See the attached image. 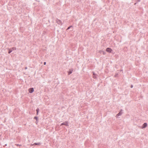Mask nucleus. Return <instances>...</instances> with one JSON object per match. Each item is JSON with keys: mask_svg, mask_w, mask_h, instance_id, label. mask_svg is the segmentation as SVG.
Wrapping results in <instances>:
<instances>
[{"mask_svg": "<svg viewBox=\"0 0 148 148\" xmlns=\"http://www.w3.org/2000/svg\"><path fill=\"white\" fill-rule=\"evenodd\" d=\"M65 125L66 126H69V124H68V122H64L62 123L61 125Z\"/></svg>", "mask_w": 148, "mask_h": 148, "instance_id": "obj_1", "label": "nucleus"}, {"mask_svg": "<svg viewBox=\"0 0 148 148\" xmlns=\"http://www.w3.org/2000/svg\"><path fill=\"white\" fill-rule=\"evenodd\" d=\"M147 123H144L143 125V126L141 127V128L143 129L144 128H145L147 126Z\"/></svg>", "mask_w": 148, "mask_h": 148, "instance_id": "obj_2", "label": "nucleus"}, {"mask_svg": "<svg viewBox=\"0 0 148 148\" xmlns=\"http://www.w3.org/2000/svg\"><path fill=\"white\" fill-rule=\"evenodd\" d=\"M112 51V49L111 48H107L106 49V51L109 53H111Z\"/></svg>", "mask_w": 148, "mask_h": 148, "instance_id": "obj_3", "label": "nucleus"}, {"mask_svg": "<svg viewBox=\"0 0 148 148\" xmlns=\"http://www.w3.org/2000/svg\"><path fill=\"white\" fill-rule=\"evenodd\" d=\"M56 21L57 23L58 24H59V25H62V24L61 21L60 20L57 19L56 20Z\"/></svg>", "mask_w": 148, "mask_h": 148, "instance_id": "obj_4", "label": "nucleus"}, {"mask_svg": "<svg viewBox=\"0 0 148 148\" xmlns=\"http://www.w3.org/2000/svg\"><path fill=\"white\" fill-rule=\"evenodd\" d=\"M29 92L30 93H32L34 92V91L33 88H30L29 90Z\"/></svg>", "mask_w": 148, "mask_h": 148, "instance_id": "obj_5", "label": "nucleus"}, {"mask_svg": "<svg viewBox=\"0 0 148 148\" xmlns=\"http://www.w3.org/2000/svg\"><path fill=\"white\" fill-rule=\"evenodd\" d=\"M122 112L121 111L119 112L118 113L116 116V117H117L118 116H121L122 114Z\"/></svg>", "mask_w": 148, "mask_h": 148, "instance_id": "obj_6", "label": "nucleus"}, {"mask_svg": "<svg viewBox=\"0 0 148 148\" xmlns=\"http://www.w3.org/2000/svg\"><path fill=\"white\" fill-rule=\"evenodd\" d=\"M40 143H35L33 145H40Z\"/></svg>", "mask_w": 148, "mask_h": 148, "instance_id": "obj_7", "label": "nucleus"}, {"mask_svg": "<svg viewBox=\"0 0 148 148\" xmlns=\"http://www.w3.org/2000/svg\"><path fill=\"white\" fill-rule=\"evenodd\" d=\"M93 77L94 78H96V75L95 74L93 73Z\"/></svg>", "mask_w": 148, "mask_h": 148, "instance_id": "obj_8", "label": "nucleus"}, {"mask_svg": "<svg viewBox=\"0 0 148 148\" xmlns=\"http://www.w3.org/2000/svg\"><path fill=\"white\" fill-rule=\"evenodd\" d=\"M36 112H37V115H38V112L39 111V108H37V109L36 110Z\"/></svg>", "mask_w": 148, "mask_h": 148, "instance_id": "obj_9", "label": "nucleus"}, {"mask_svg": "<svg viewBox=\"0 0 148 148\" xmlns=\"http://www.w3.org/2000/svg\"><path fill=\"white\" fill-rule=\"evenodd\" d=\"M12 50L11 49H9V51L8 52V53H10L11 52H12Z\"/></svg>", "mask_w": 148, "mask_h": 148, "instance_id": "obj_10", "label": "nucleus"}, {"mask_svg": "<svg viewBox=\"0 0 148 148\" xmlns=\"http://www.w3.org/2000/svg\"><path fill=\"white\" fill-rule=\"evenodd\" d=\"M12 50H16V48L15 47H13L12 49Z\"/></svg>", "mask_w": 148, "mask_h": 148, "instance_id": "obj_11", "label": "nucleus"}, {"mask_svg": "<svg viewBox=\"0 0 148 148\" xmlns=\"http://www.w3.org/2000/svg\"><path fill=\"white\" fill-rule=\"evenodd\" d=\"M72 73V71H70L69 72L68 74L70 75V74H71Z\"/></svg>", "mask_w": 148, "mask_h": 148, "instance_id": "obj_12", "label": "nucleus"}, {"mask_svg": "<svg viewBox=\"0 0 148 148\" xmlns=\"http://www.w3.org/2000/svg\"><path fill=\"white\" fill-rule=\"evenodd\" d=\"M101 52L102 53H103V54H105V52H104L103 51H100V52Z\"/></svg>", "mask_w": 148, "mask_h": 148, "instance_id": "obj_13", "label": "nucleus"}, {"mask_svg": "<svg viewBox=\"0 0 148 148\" xmlns=\"http://www.w3.org/2000/svg\"><path fill=\"white\" fill-rule=\"evenodd\" d=\"M34 119L37 120L38 119V117H37L35 116L34 117Z\"/></svg>", "mask_w": 148, "mask_h": 148, "instance_id": "obj_14", "label": "nucleus"}, {"mask_svg": "<svg viewBox=\"0 0 148 148\" xmlns=\"http://www.w3.org/2000/svg\"><path fill=\"white\" fill-rule=\"evenodd\" d=\"M72 26H69V27L67 29H69L71 27H72Z\"/></svg>", "mask_w": 148, "mask_h": 148, "instance_id": "obj_15", "label": "nucleus"}, {"mask_svg": "<svg viewBox=\"0 0 148 148\" xmlns=\"http://www.w3.org/2000/svg\"><path fill=\"white\" fill-rule=\"evenodd\" d=\"M133 87V85H131V88H132Z\"/></svg>", "mask_w": 148, "mask_h": 148, "instance_id": "obj_16", "label": "nucleus"}, {"mask_svg": "<svg viewBox=\"0 0 148 148\" xmlns=\"http://www.w3.org/2000/svg\"><path fill=\"white\" fill-rule=\"evenodd\" d=\"M44 64L45 65H46V62H44Z\"/></svg>", "mask_w": 148, "mask_h": 148, "instance_id": "obj_17", "label": "nucleus"}, {"mask_svg": "<svg viewBox=\"0 0 148 148\" xmlns=\"http://www.w3.org/2000/svg\"><path fill=\"white\" fill-rule=\"evenodd\" d=\"M140 0H138V1L140 2Z\"/></svg>", "mask_w": 148, "mask_h": 148, "instance_id": "obj_18", "label": "nucleus"}, {"mask_svg": "<svg viewBox=\"0 0 148 148\" xmlns=\"http://www.w3.org/2000/svg\"><path fill=\"white\" fill-rule=\"evenodd\" d=\"M25 69H27V67H25Z\"/></svg>", "mask_w": 148, "mask_h": 148, "instance_id": "obj_19", "label": "nucleus"}]
</instances>
